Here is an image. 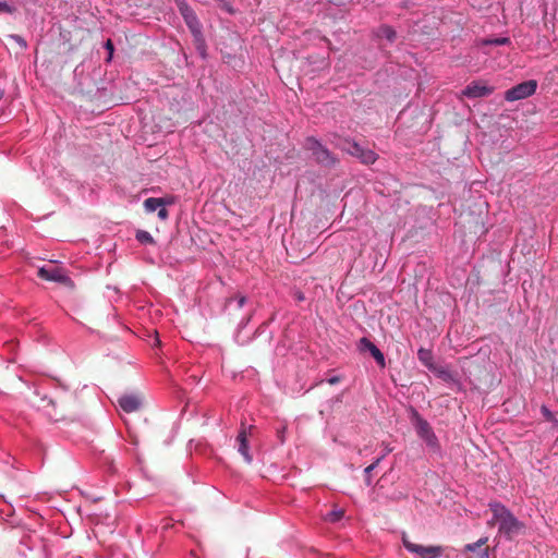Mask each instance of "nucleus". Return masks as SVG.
I'll return each mask as SVG.
<instances>
[{"instance_id": "obj_1", "label": "nucleus", "mask_w": 558, "mask_h": 558, "mask_svg": "<svg viewBox=\"0 0 558 558\" xmlns=\"http://www.w3.org/2000/svg\"><path fill=\"white\" fill-rule=\"evenodd\" d=\"M493 518L488 521L489 525L498 524L499 533L509 539L524 533L525 525L520 522L504 505L499 502L489 504Z\"/></svg>"}, {"instance_id": "obj_2", "label": "nucleus", "mask_w": 558, "mask_h": 558, "mask_svg": "<svg viewBox=\"0 0 558 558\" xmlns=\"http://www.w3.org/2000/svg\"><path fill=\"white\" fill-rule=\"evenodd\" d=\"M37 276L46 281L57 282L65 287L72 288L74 286L66 271L59 267L54 262L41 266L37 270Z\"/></svg>"}, {"instance_id": "obj_3", "label": "nucleus", "mask_w": 558, "mask_h": 558, "mask_svg": "<svg viewBox=\"0 0 558 558\" xmlns=\"http://www.w3.org/2000/svg\"><path fill=\"white\" fill-rule=\"evenodd\" d=\"M305 145L306 148L312 151L313 157L318 163L325 167H333L338 162V159L329 149L322 145L316 138L308 137Z\"/></svg>"}, {"instance_id": "obj_4", "label": "nucleus", "mask_w": 558, "mask_h": 558, "mask_svg": "<svg viewBox=\"0 0 558 558\" xmlns=\"http://www.w3.org/2000/svg\"><path fill=\"white\" fill-rule=\"evenodd\" d=\"M403 546L412 554H414L417 558H439L444 548L439 545H429L423 546L416 543H413L409 539V537L403 534L402 536Z\"/></svg>"}, {"instance_id": "obj_5", "label": "nucleus", "mask_w": 558, "mask_h": 558, "mask_svg": "<svg viewBox=\"0 0 558 558\" xmlns=\"http://www.w3.org/2000/svg\"><path fill=\"white\" fill-rule=\"evenodd\" d=\"M537 88V82L535 80H529L522 82L505 93V99L507 101H517L532 96Z\"/></svg>"}, {"instance_id": "obj_6", "label": "nucleus", "mask_w": 558, "mask_h": 558, "mask_svg": "<svg viewBox=\"0 0 558 558\" xmlns=\"http://www.w3.org/2000/svg\"><path fill=\"white\" fill-rule=\"evenodd\" d=\"M39 411L44 413L50 421L59 422L64 418L63 411H59L57 402L48 397H43L37 404Z\"/></svg>"}, {"instance_id": "obj_7", "label": "nucleus", "mask_w": 558, "mask_h": 558, "mask_svg": "<svg viewBox=\"0 0 558 558\" xmlns=\"http://www.w3.org/2000/svg\"><path fill=\"white\" fill-rule=\"evenodd\" d=\"M415 427L417 435L427 444V446L432 448L438 447V439L426 420L417 416Z\"/></svg>"}, {"instance_id": "obj_8", "label": "nucleus", "mask_w": 558, "mask_h": 558, "mask_svg": "<svg viewBox=\"0 0 558 558\" xmlns=\"http://www.w3.org/2000/svg\"><path fill=\"white\" fill-rule=\"evenodd\" d=\"M493 92V86L486 85L483 81H473L462 90L461 94L468 98H481L489 96Z\"/></svg>"}, {"instance_id": "obj_9", "label": "nucleus", "mask_w": 558, "mask_h": 558, "mask_svg": "<svg viewBox=\"0 0 558 558\" xmlns=\"http://www.w3.org/2000/svg\"><path fill=\"white\" fill-rule=\"evenodd\" d=\"M118 403L125 413H133L141 409L143 398L138 393H125L118 399Z\"/></svg>"}, {"instance_id": "obj_10", "label": "nucleus", "mask_w": 558, "mask_h": 558, "mask_svg": "<svg viewBox=\"0 0 558 558\" xmlns=\"http://www.w3.org/2000/svg\"><path fill=\"white\" fill-rule=\"evenodd\" d=\"M179 12L183 16L187 27L193 33V35L195 37L201 36L202 26H201V23L196 16L195 12L193 11V9L187 4V5H183V8H180Z\"/></svg>"}, {"instance_id": "obj_11", "label": "nucleus", "mask_w": 558, "mask_h": 558, "mask_svg": "<svg viewBox=\"0 0 558 558\" xmlns=\"http://www.w3.org/2000/svg\"><path fill=\"white\" fill-rule=\"evenodd\" d=\"M238 451L243 456L246 463H251L253 461L252 456L248 452L247 445V432L246 429H242L236 436Z\"/></svg>"}, {"instance_id": "obj_12", "label": "nucleus", "mask_w": 558, "mask_h": 558, "mask_svg": "<svg viewBox=\"0 0 558 558\" xmlns=\"http://www.w3.org/2000/svg\"><path fill=\"white\" fill-rule=\"evenodd\" d=\"M417 357L420 362L426 366L429 371L436 372L437 365L434 362L433 352L429 349L421 348L417 351Z\"/></svg>"}, {"instance_id": "obj_13", "label": "nucleus", "mask_w": 558, "mask_h": 558, "mask_svg": "<svg viewBox=\"0 0 558 558\" xmlns=\"http://www.w3.org/2000/svg\"><path fill=\"white\" fill-rule=\"evenodd\" d=\"M487 543V537H482L477 542L465 545L466 551H475L478 549L480 558H489L488 557V547L485 546Z\"/></svg>"}, {"instance_id": "obj_14", "label": "nucleus", "mask_w": 558, "mask_h": 558, "mask_svg": "<svg viewBox=\"0 0 558 558\" xmlns=\"http://www.w3.org/2000/svg\"><path fill=\"white\" fill-rule=\"evenodd\" d=\"M376 36L378 38H386L388 41L393 43L397 37V33L392 27L388 25H381L376 31Z\"/></svg>"}, {"instance_id": "obj_15", "label": "nucleus", "mask_w": 558, "mask_h": 558, "mask_svg": "<svg viewBox=\"0 0 558 558\" xmlns=\"http://www.w3.org/2000/svg\"><path fill=\"white\" fill-rule=\"evenodd\" d=\"M359 349L362 352L368 351L373 357L375 354L380 352V350L371 340H368L365 337L360 339Z\"/></svg>"}, {"instance_id": "obj_16", "label": "nucleus", "mask_w": 558, "mask_h": 558, "mask_svg": "<svg viewBox=\"0 0 558 558\" xmlns=\"http://www.w3.org/2000/svg\"><path fill=\"white\" fill-rule=\"evenodd\" d=\"M163 205H166L163 198L149 197L144 202V207L148 213L156 211Z\"/></svg>"}, {"instance_id": "obj_17", "label": "nucleus", "mask_w": 558, "mask_h": 558, "mask_svg": "<svg viewBox=\"0 0 558 558\" xmlns=\"http://www.w3.org/2000/svg\"><path fill=\"white\" fill-rule=\"evenodd\" d=\"M363 148L364 147H362L360 144H357L356 142H352V141H345L344 145H343V149L356 158H359Z\"/></svg>"}, {"instance_id": "obj_18", "label": "nucleus", "mask_w": 558, "mask_h": 558, "mask_svg": "<svg viewBox=\"0 0 558 558\" xmlns=\"http://www.w3.org/2000/svg\"><path fill=\"white\" fill-rule=\"evenodd\" d=\"M359 159L365 165H372L377 160V155L371 149L363 148Z\"/></svg>"}, {"instance_id": "obj_19", "label": "nucleus", "mask_w": 558, "mask_h": 558, "mask_svg": "<svg viewBox=\"0 0 558 558\" xmlns=\"http://www.w3.org/2000/svg\"><path fill=\"white\" fill-rule=\"evenodd\" d=\"M136 240L142 244H154L155 240L149 232L145 230H138L135 235Z\"/></svg>"}, {"instance_id": "obj_20", "label": "nucleus", "mask_w": 558, "mask_h": 558, "mask_svg": "<svg viewBox=\"0 0 558 558\" xmlns=\"http://www.w3.org/2000/svg\"><path fill=\"white\" fill-rule=\"evenodd\" d=\"M233 302H236V308H242L243 305L245 304L246 302V298L244 295H236L235 298H230L227 303H226V306L229 307L232 305Z\"/></svg>"}, {"instance_id": "obj_21", "label": "nucleus", "mask_w": 558, "mask_h": 558, "mask_svg": "<svg viewBox=\"0 0 558 558\" xmlns=\"http://www.w3.org/2000/svg\"><path fill=\"white\" fill-rule=\"evenodd\" d=\"M509 43H510V39L507 37H499V38L488 39V40L484 41L485 45H497V46L507 45Z\"/></svg>"}, {"instance_id": "obj_22", "label": "nucleus", "mask_w": 558, "mask_h": 558, "mask_svg": "<svg viewBox=\"0 0 558 558\" xmlns=\"http://www.w3.org/2000/svg\"><path fill=\"white\" fill-rule=\"evenodd\" d=\"M343 510H333L330 513H328V520L331 522H337L343 517Z\"/></svg>"}, {"instance_id": "obj_23", "label": "nucleus", "mask_w": 558, "mask_h": 558, "mask_svg": "<svg viewBox=\"0 0 558 558\" xmlns=\"http://www.w3.org/2000/svg\"><path fill=\"white\" fill-rule=\"evenodd\" d=\"M434 373H435L438 377H440V378H442V379H445V380H449V379H451V374H450L447 369H445V368H442V367H438V366H437V371H436V372H434Z\"/></svg>"}, {"instance_id": "obj_24", "label": "nucleus", "mask_w": 558, "mask_h": 558, "mask_svg": "<svg viewBox=\"0 0 558 558\" xmlns=\"http://www.w3.org/2000/svg\"><path fill=\"white\" fill-rule=\"evenodd\" d=\"M0 12L2 13H13L14 12V8H12L11 5H9L7 2L4 1H0Z\"/></svg>"}, {"instance_id": "obj_25", "label": "nucleus", "mask_w": 558, "mask_h": 558, "mask_svg": "<svg viewBox=\"0 0 558 558\" xmlns=\"http://www.w3.org/2000/svg\"><path fill=\"white\" fill-rule=\"evenodd\" d=\"M374 359H375V361L378 363V365H379L380 367H385V365H386V364H385V356H384V354L381 353V351H380V352H378L377 354H375V355H374Z\"/></svg>"}, {"instance_id": "obj_26", "label": "nucleus", "mask_w": 558, "mask_h": 558, "mask_svg": "<svg viewBox=\"0 0 558 558\" xmlns=\"http://www.w3.org/2000/svg\"><path fill=\"white\" fill-rule=\"evenodd\" d=\"M105 48L108 50L109 52V57H108V60H111L112 58V53H113V44L111 41V39H108L105 44Z\"/></svg>"}, {"instance_id": "obj_27", "label": "nucleus", "mask_w": 558, "mask_h": 558, "mask_svg": "<svg viewBox=\"0 0 558 558\" xmlns=\"http://www.w3.org/2000/svg\"><path fill=\"white\" fill-rule=\"evenodd\" d=\"M542 413L547 421L554 420L553 413L545 405L542 407Z\"/></svg>"}, {"instance_id": "obj_28", "label": "nucleus", "mask_w": 558, "mask_h": 558, "mask_svg": "<svg viewBox=\"0 0 558 558\" xmlns=\"http://www.w3.org/2000/svg\"><path fill=\"white\" fill-rule=\"evenodd\" d=\"M168 210L166 209L165 205L161 206L159 209H158V217L161 219V220H165L168 218Z\"/></svg>"}, {"instance_id": "obj_29", "label": "nucleus", "mask_w": 558, "mask_h": 558, "mask_svg": "<svg viewBox=\"0 0 558 558\" xmlns=\"http://www.w3.org/2000/svg\"><path fill=\"white\" fill-rule=\"evenodd\" d=\"M380 459H377L374 463H372L371 465H368L366 469H365V474L368 475L371 474V472L378 465Z\"/></svg>"}, {"instance_id": "obj_30", "label": "nucleus", "mask_w": 558, "mask_h": 558, "mask_svg": "<svg viewBox=\"0 0 558 558\" xmlns=\"http://www.w3.org/2000/svg\"><path fill=\"white\" fill-rule=\"evenodd\" d=\"M329 385H336L340 381V378L338 376L330 377L328 380Z\"/></svg>"}, {"instance_id": "obj_31", "label": "nucleus", "mask_w": 558, "mask_h": 558, "mask_svg": "<svg viewBox=\"0 0 558 558\" xmlns=\"http://www.w3.org/2000/svg\"><path fill=\"white\" fill-rule=\"evenodd\" d=\"M178 9L183 8V5H187V2L185 0H174Z\"/></svg>"}, {"instance_id": "obj_32", "label": "nucleus", "mask_w": 558, "mask_h": 558, "mask_svg": "<svg viewBox=\"0 0 558 558\" xmlns=\"http://www.w3.org/2000/svg\"><path fill=\"white\" fill-rule=\"evenodd\" d=\"M366 484L369 485L371 484V478H369V474L366 475Z\"/></svg>"}]
</instances>
